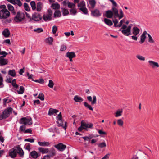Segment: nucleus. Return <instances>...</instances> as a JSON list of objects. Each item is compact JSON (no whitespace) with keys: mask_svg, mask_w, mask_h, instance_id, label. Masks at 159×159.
Returning <instances> with one entry per match:
<instances>
[{"mask_svg":"<svg viewBox=\"0 0 159 159\" xmlns=\"http://www.w3.org/2000/svg\"><path fill=\"white\" fill-rule=\"evenodd\" d=\"M87 100L89 102H91V104L92 105H93L96 103V97L95 95L93 96V100H92V98L91 96H88L87 97Z\"/></svg>","mask_w":159,"mask_h":159,"instance_id":"2eb2a0df","label":"nucleus"},{"mask_svg":"<svg viewBox=\"0 0 159 159\" xmlns=\"http://www.w3.org/2000/svg\"><path fill=\"white\" fill-rule=\"evenodd\" d=\"M104 22L106 25L109 26H111L113 25L112 22L110 20L108 19L105 18Z\"/></svg>","mask_w":159,"mask_h":159,"instance_id":"cd10ccee","label":"nucleus"},{"mask_svg":"<svg viewBox=\"0 0 159 159\" xmlns=\"http://www.w3.org/2000/svg\"><path fill=\"white\" fill-rule=\"evenodd\" d=\"M54 85L53 82L51 80H50L49 81V83L48 84V86L50 88H52Z\"/></svg>","mask_w":159,"mask_h":159,"instance_id":"49530a36","label":"nucleus"},{"mask_svg":"<svg viewBox=\"0 0 159 159\" xmlns=\"http://www.w3.org/2000/svg\"><path fill=\"white\" fill-rule=\"evenodd\" d=\"M25 13L26 15V17L28 18L29 19V20H28L29 22H32V17H31L30 15V14L27 13L26 12H25Z\"/></svg>","mask_w":159,"mask_h":159,"instance_id":"4d7b16f0","label":"nucleus"},{"mask_svg":"<svg viewBox=\"0 0 159 159\" xmlns=\"http://www.w3.org/2000/svg\"><path fill=\"white\" fill-rule=\"evenodd\" d=\"M34 105H38L40 103V101L38 100H35L34 101Z\"/></svg>","mask_w":159,"mask_h":159,"instance_id":"0e129e2a","label":"nucleus"},{"mask_svg":"<svg viewBox=\"0 0 159 159\" xmlns=\"http://www.w3.org/2000/svg\"><path fill=\"white\" fill-rule=\"evenodd\" d=\"M84 106L87 108L89 110L93 111V109L91 105L89 104L87 102H84Z\"/></svg>","mask_w":159,"mask_h":159,"instance_id":"e433bc0d","label":"nucleus"},{"mask_svg":"<svg viewBox=\"0 0 159 159\" xmlns=\"http://www.w3.org/2000/svg\"><path fill=\"white\" fill-rule=\"evenodd\" d=\"M123 112V111L122 110H118L116 112V114L115 115V116L116 117H118V116H120L122 115V113Z\"/></svg>","mask_w":159,"mask_h":159,"instance_id":"58836bf2","label":"nucleus"},{"mask_svg":"<svg viewBox=\"0 0 159 159\" xmlns=\"http://www.w3.org/2000/svg\"><path fill=\"white\" fill-rule=\"evenodd\" d=\"M93 126V125L92 123L82 120L80 122V126L78 128V130L80 132L82 131L83 129L88 131V128L92 129Z\"/></svg>","mask_w":159,"mask_h":159,"instance_id":"f03ea898","label":"nucleus"},{"mask_svg":"<svg viewBox=\"0 0 159 159\" xmlns=\"http://www.w3.org/2000/svg\"><path fill=\"white\" fill-rule=\"evenodd\" d=\"M131 26L130 25L128 26L126 29L121 31L122 34L125 36H128L131 35Z\"/></svg>","mask_w":159,"mask_h":159,"instance_id":"9b49d317","label":"nucleus"},{"mask_svg":"<svg viewBox=\"0 0 159 159\" xmlns=\"http://www.w3.org/2000/svg\"><path fill=\"white\" fill-rule=\"evenodd\" d=\"M30 156L33 158L36 159L38 157V153L35 151H33L30 153Z\"/></svg>","mask_w":159,"mask_h":159,"instance_id":"393cba45","label":"nucleus"},{"mask_svg":"<svg viewBox=\"0 0 159 159\" xmlns=\"http://www.w3.org/2000/svg\"><path fill=\"white\" fill-rule=\"evenodd\" d=\"M70 14L71 15H75L77 13V10L75 8L70 9Z\"/></svg>","mask_w":159,"mask_h":159,"instance_id":"2f4dec72","label":"nucleus"},{"mask_svg":"<svg viewBox=\"0 0 159 159\" xmlns=\"http://www.w3.org/2000/svg\"><path fill=\"white\" fill-rule=\"evenodd\" d=\"M25 17V16L23 12L18 11L15 16L14 18V20L17 23L23 22Z\"/></svg>","mask_w":159,"mask_h":159,"instance_id":"7ed1b4c3","label":"nucleus"},{"mask_svg":"<svg viewBox=\"0 0 159 159\" xmlns=\"http://www.w3.org/2000/svg\"><path fill=\"white\" fill-rule=\"evenodd\" d=\"M43 18L44 20L45 21H50L52 19V16H50L47 15H44L43 16Z\"/></svg>","mask_w":159,"mask_h":159,"instance_id":"c756f323","label":"nucleus"},{"mask_svg":"<svg viewBox=\"0 0 159 159\" xmlns=\"http://www.w3.org/2000/svg\"><path fill=\"white\" fill-rule=\"evenodd\" d=\"M24 6L25 9L27 11H30V8L28 4L25 3L24 4Z\"/></svg>","mask_w":159,"mask_h":159,"instance_id":"5fc2aeb1","label":"nucleus"},{"mask_svg":"<svg viewBox=\"0 0 159 159\" xmlns=\"http://www.w3.org/2000/svg\"><path fill=\"white\" fill-rule=\"evenodd\" d=\"M57 123L58 124V126H62L63 128L66 130V122H65V125L62 126L63 125V122L62 121V119L60 120H57Z\"/></svg>","mask_w":159,"mask_h":159,"instance_id":"4be33fe9","label":"nucleus"},{"mask_svg":"<svg viewBox=\"0 0 159 159\" xmlns=\"http://www.w3.org/2000/svg\"><path fill=\"white\" fill-rule=\"evenodd\" d=\"M57 30V27L56 25H54L52 27V32L53 34H56Z\"/></svg>","mask_w":159,"mask_h":159,"instance_id":"e2e57ef3","label":"nucleus"},{"mask_svg":"<svg viewBox=\"0 0 159 159\" xmlns=\"http://www.w3.org/2000/svg\"><path fill=\"white\" fill-rule=\"evenodd\" d=\"M53 40V39L52 37L48 38L47 39V42L49 45H52V44Z\"/></svg>","mask_w":159,"mask_h":159,"instance_id":"c03bdc74","label":"nucleus"},{"mask_svg":"<svg viewBox=\"0 0 159 159\" xmlns=\"http://www.w3.org/2000/svg\"><path fill=\"white\" fill-rule=\"evenodd\" d=\"M34 31L38 33H39L43 31V29L41 28H38L36 29H35L34 30Z\"/></svg>","mask_w":159,"mask_h":159,"instance_id":"09e8293b","label":"nucleus"},{"mask_svg":"<svg viewBox=\"0 0 159 159\" xmlns=\"http://www.w3.org/2000/svg\"><path fill=\"white\" fill-rule=\"evenodd\" d=\"M114 14L112 10H108L105 12V16L108 18H112Z\"/></svg>","mask_w":159,"mask_h":159,"instance_id":"ddd939ff","label":"nucleus"},{"mask_svg":"<svg viewBox=\"0 0 159 159\" xmlns=\"http://www.w3.org/2000/svg\"><path fill=\"white\" fill-rule=\"evenodd\" d=\"M16 150V147L10 149L9 152V156L12 158L16 157L17 156Z\"/></svg>","mask_w":159,"mask_h":159,"instance_id":"9d476101","label":"nucleus"},{"mask_svg":"<svg viewBox=\"0 0 159 159\" xmlns=\"http://www.w3.org/2000/svg\"><path fill=\"white\" fill-rule=\"evenodd\" d=\"M12 110V109L10 107H9L5 109L2 112V114L5 119L9 116L10 113L11 112Z\"/></svg>","mask_w":159,"mask_h":159,"instance_id":"423d86ee","label":"nucleus"},{"mask_svg":"<svg viewBox=\"0 0 159 159\" xmlns=\"http://www.w3.org/2000/svg\"><path fill=\"white\" fill-rule=\"evenodd\" d=\"M74 99L76 102H81L83 101V99L82 98L77 95L74 96Z\"/></svg>","mask_w":159,"mask_h":159,"instance_id":"a878e982","label":"nucleus"},{"mask_svg":"<svg viewBox=\"0 0 159 159\" xmlns=\"http://www.w3.org/2000/svg\"><path fill=\"white\" fill-rule=\"evenodd\" d=\"M38 144L41 146H48L49 145L50 143L48 142L44 141L43 142H38Z\"/></svg>","mask_w":159,"mask_h":159,"instance_id":"bb28decb","label":"nucleus"},{"mask_svg":"<svg viewBox=\"0 0 159 159\" xmlns=\"http://www.w3.org/2000/svg\"><path fill=\"white\" fill-rule=\"evenodd\" d=\"M67 5L68 7L70 8H74L75 7V3L67 2Z\"/></svg>","mask_w":159,"mask_h":159,"instance_id":"a19ab883","label":"nucleus"},{"mask_svg":"<svg viewBox=\"0 0 159 159\" xmlns=\"http://www.w3.org/2000/svg\"><path fill=\"white\" fill-rule=\"evenodd\" d=\"M51 7L54 9H59L60 7L59 4L57 3H53L51 5Z\"/></svg>","mask_w":159,"mask_h":159,"instance_id":"4c0bfd02","label":"nucleus"},{"mask_svg":"<svg viewBox=\"0 0 159 159\" xmlns=\"http://www.w3.org/2000/svg\"><path fill=\"white\" fill-rule=\"evenodd\" d=\"M25 126L24 125H21L20 127V130H21L22 132H23L25 131Z\"/></svg>","mask_w":159,"mask_h":159,"instance_id":"774afa93","label":"nucleus"},{"mask_svg":"<svg viewBox=\"0 0 159 159\" xmlns=\"http://www.w3.org/2000/svg\"><path fill=\"white\" fill-rule=\"evenodd\" d=\"M112 4V7H116L117 6V3L114 0H109Z\"/></svg>","mask_w":159,"mask_h":159,"instance_id":"13d9d810","label":"nucleus"},{"mask_svg":"<svg viewBox=\"0 0 159 159\" xmlns=\"http://www.w3.org/2000/svg\"><path fill=\"white\" fill-rule=\"evenodd\" d=\"M54 147L60 151H63L66 148V146L62 143H59L54 145Z\"/></svg>","mask_w":159,"mask_h":159,"instance_id":"1a4fd4ad","label":"nucleus"},{"mask_svg":"<svg viewBox=\"0 0 159 159\" xmlns=\"http://www.w3.org/2000/svg\"><path fill=\"white\" fill-rule=\"evenodd\" d=\"M66 49V47L65 45H62L61 46V48L60 49L61 51H63L65 50Z\"/></svg>","mask_w":159,"mask_h":159,"instance_id":"338daca9","label":"nucleus"},{"mask_svg":"<svg viewBox=\"0 0 159 159\" xmlns=\"http://www.w3.org/2000/svg\"><path fill=\"white\" fill-rule=\"evenodd\" d=\"M93 138V136L91 135H89L88 136H84L82 137L85 141H87L89 142L90 139Z\"/></svg>","mask_w":159,"mask_h":159,"instance_id":"8fccbe9b","label":"nucleus"},{"mask_svg":"<svg viewBox=\"0 0 159 159\" xmlns=\"http://www.w3.org/2000/svg\"><path fill=\"white\" fill-rule=\"evenodd\" d=\"M32 21L33 20L35 21L38 22L42 19V17L39 13H35L32 15Z\"/></svg>","mask_w":159,"mask_h":159,"instance_id":"0eeeda50","label":"nucleus"},{"mask_svg":"<svg viewBox=\"0 0 159 159\" xmlns=\"http://www.w3.org/2000/svg\"><path fill=\"white\" fill-rule=\"evenodd\" d=\"M2 34L5 37L7 38L9 37L10 35V32L8 29L7 28L4 30Z\"/></svg>","mask_w":159,"mask_h":159,"instance_id":"412c9836","label":"nucleus"},{"mask_svg":"<svg viewBox=\"0 0 159 159\" xmlns=\"http://www.w3.org/2000/svg\"><path fill=\"white\" fill-rule=\"evenodd\" d=\"M56 154L55 150L54 149H52V150L50 151V154L52 157H53L55 156Z\"/></svg>","mask_w":159,"mask_h":159,"instance_id":"052dcab7","label":"nucleus"},{"mask_svg":"<svg viewBox=\"0 0 159 159\" xmlns=\"http://www.w3.org/2000/svg\"><path fill=\"white\" fill-rule=\"evenodd\" d=\"M79 10L82 11L85 14H88V10L87 8L84 7H81L79 8Z\"/></svg>","mask_w":159,"mask_h":159,"instance_id":"72a5a7b5","label":"nucleus"},{"mask_svg":"<svg viewBox=\"0 0 159 159\" xmlns=\"http://www.w3.org/2000/svg\"><path fill=\"white\" fill-rule=\"evenodd\" d=\"M58 111H59L57 110L50 108L49 110L48 114L49 116H51L52 115H53L54 113L58 112Z\"/></svg>","mask_w":159,"mask_h":159,"instance_id":"b1692460","label":"nucleus"},{"mask_svg":"<svg viewBox=\"0 0 159 159\" xmlns=\"http://www.w3.org/2000/svg\"><path fill=\"white\" fill-rule=\"evenodd\" d=\"M38 98L39 99L42 101L44 100V98L43 94L42 93H40L38 96Z\"/></svg>","mask_w":159,"mask_h":159,"instance_id":"37998d69","label":"nucleus"},{"mask_svg":"<svg viewBox=\"0 0 159 159\" xmlns=\"http://www.w3.org/2000/svg\"><path fill=\"white\" fill-rule=\"evenodd\" d=\"M43 7L42 4L40 2H39L37 3L36 6V10L38 11H40L42 9Z\"/></svg>","mask_w":159,"mask_h":159,"instance_id":"c85d7f7f","label":"nucleus"},{"mask_svg":"<svg viewBox=\"0 0 159 159\" xmlns=\"http://www.w3.org/2000/svg\"><path fill=\"white\" fill-rule=\"evenodd\" d=\"M97 145L98 147L101 148H102L106 146V144L105 142L98 143Z\"/></svg>","mask_w":159,"mask_h":159,"instance_id":"ea45409f","label":"nucleus"},{"mask_svg":"<svg viewBox=\"0 0 159 159\" xmlns=\"http://www.w3.org/2000/svg\"><path fill=\"white\" fill-rule=\"evenodd\" d=\"M7 7L8 10L11 11H13L14 10L13 6L10 4H8L7 5Z\"/></svg>","mask_w":159,"mask_h":159,"instance_id":"864d4df0","label":"nucleus"},{"mask_svg":"<svg viewBox=\"0 0 159 159\" xmlns=\"http://www.w3.org/2000/svg\"><path fill=\"white\" fill-rule=\"evenodd\" d=\"M24 141H28L30 143H34V139L33 138L25 139Z\"/></svg>","mask_w":159,"mask_h":159,"instance_id":"bf43d9fd","label":"nucleus"},{"mask_svg":"<svg viewBox=\"0 0 159 159\" xmlns=\"http://www.w3.org/2000/svg\"><path fill=\"white\" fill-rule=\"evenodd\" d=\"M8 54V53L6 52L5 51H1V52H0V55H3L2 56H1V57H2V58L4 57Z\"/></svg>","mask_w":159,"mask_h":159,"instance_id":"6e6d98bb","label":"nucleus"},{"mask_svg":"<svg viewBox=\"0 0 159 159\" xmlns=\"http://www.w3.org/2000/svg\"><path fill=\"white\" fill-rule=\"evenodd\" d=\"M89 5H90L91 7H89V10L93 9L95 6L96 4V2L95 0H89Z\"/></svg>","mask_w":159,"mask_h":159,"instance_id":"a211bd4d","label":"nucleus"},{"mask_svg":"<svg viewBox=\"0 0 159 159\" xmlns=\"http://www.w3.org/2000/svg\"><path fill=\"white\" fill-rule=\"evenodd\" d=\"M30 5L33 10H35L36 9V4L34 1H32L30 2Z\"/></svg>","mask_w":159,"mask_h":159,"instance_id":"a18cd8bd","label":"nucleus"},{"mask_svg":"<svg viewBox=\"0 0 159 159\" xmlns=\"http://www.w3.org/2000/svg\"><path fill=\"white\" fill-rule=\"evenodd\" d=\"M8 61L7 60L0 57V66H2L7 64Z\"/></svg>","mask_w":159,"mask_h":159,"instance_id":"5701e85b","label":"nucleus"},{"mask_svg":"<svg viewBox=\"0 0 159 159\" xmlns=\"http://www.w3.org/2000/svg\"><path fill=\"white\" fill-rule=\"evenodd\" d=\"M16 150L17 153H18L20 157H23L24 152L22 149L19 145L16 147Z\"/></svg>","mask_w":159,"mask_h":159,"instance_id":"dca6fc26","label":"nucleus"},{"mask_svg":"<svg viewBox=\"0 0 159 159\" xmlns=\"http://www.w3.org/2000/svg\"><path fill=\"white\" fill-rule=\"evenodd\" d=\"M61 9V12L64 16L67 15L69 14V12L67 9L64 8H62Z\"/></svg>","mask_w":159,"mask_h":159,"instance_id":"473e14b6","label":"nucleus"},{"mask_svg":"<svg viewBox=\"0 0 159 159\" xmlns=\"http://www.w3.org/2000/svg\"><path fill=\"white\" fill-rule=\"evenodd\" d=\"M148 42L150 43H154V41L151 35L149 34H148Z\"/></svg>","mask_w":159,"mask_h":159,"instance_id":"603ef678","label":"nucleus"},{"mask_svg":"<svg viewBox=\"0 0 159 159\" xmlns=\"http://www.w3.org/2000/svg\"><path fill=\"white\" fill-rule=\"evenodd\" d=\"M15 2V4H17L20 7L22 6V4L21 2L19 0H16Z\"/></svg>","mask_w":159,"mask_h":159,"instance_id":"69168bd1","label":"nucleus"},{"mask_svg":"<svg viewBox=\"0 0 159 159\" xmlns=\"http://www.w3.org/2000/svg\"><path fill=\"white\" fill-rule=\"evenodd\" d=\"M91 15L94 17H99L102 15V12L97 9L91 11Z\"/></svg>","mask_w":159,"mask_h":159,"instance_id":"6e6552de","label":"nucleus"},{"mask_svg":"<svg viewBox=\"0 0 159 159\" xmlns=\"http://www.w3.org/2000/svg\"><path fill=\"white\" fill-rule=\"evenodd\" d=\"M147 34V32L146 31H143V34L140 36L141 39L139 41V43L140 44H142L145 41L146 38V35Z\"/></svg>","mask_w":159,"mask_h":159,"instance_id":"f3484780","label":"nucleus"},{"mask_svg":"<svg viewBox=\"0 0 159 159\" xmlns=\"http://www.w3.org/2000/svg\"><path fill=\"white\" fill-rule=\"evenodd\" d=\"M9 97H7L3 99V104L4 105H6V102H7V103H9L11 102L12 101V99L11 98L8 99Z\"/></svg>","mask_w":159,"mask_h":159,"instance_id":"7c9ffc66","label":"nucleus"},{"mask_svg":"<svg viewBox=\"0 0 159 159\" xmlns=\"http://www.w3.org/2000/svg\"><path fill=\"white\" fill-rule=\"evenodd\" d=\"M24 88L23 86H20L19 91H17L18 94H22L24 92Z\"/></svg>","mask_w":159,"mask_h":159,"instance_id":"79ce46f5","label":"nucleus"},{"mask_svg":"<svg viewBox=\"0 0 159 159\" xmlns=\"http://www.w3.org/2000/svg\"><path fill=\"white\" fill-rule=\"evenodd\" d=\"M112 10L114 14V18H116L118 17L119 19H120L123 18L124 16L123 13L122 9L120 10V15L118 14V10L115 7H112Z\"/></svg>","mask_w":159,"mask_h":159,"instance_id":"20e7f679","label":"nucleus"},{"mask_svg":"<svg viewBox=\"0 0 159 159\" xmlns=\"http://www.w3.org/2000/svg\"><path fill=\"white\" fill-rule=\"evenodd\" d=\"M38 150L42 154L47 153L49 152V150L48 148H45L43 147H39Z\"/></svg>","mask_w":159,"mask_h":159,"instance_id":"aec40b11","label":"nucleus"},{"mask_svg":"<svg viewBox=\"0 0 159 159\" xmlns=\"http://www.w3.org/2000/svg\"><path fill=\"white\" fill-rule=\"evenodd\" d=\"M54 17H59L61 16V13L59 10H56L54 13Z\"/></svg>","mask_w":159,"mask_h":159,"instance_id":"c9c22d12","label":"nucleus"},{"mask_svg":"<svg viewBox=\"0 0 159 159\" xmlns=\"http://www.w3.org/2000/svg\"><path fill=\"white\" fill-rule=\"evenodd\" d=\"M19 123L20 124L24 125L28 124L29 125H31L32 124L31 119H28L26 117L21 118L20 120Z\"/></svg>","mask_w":159,"mask_h":159,"instance_id":"39448f33","label":"nucleus"},{"mask_svg":"<svg viewBox=\"0 0 159 159\" xmlns=\"http://www.w3.org/2000/svg\"><path fill=\"white\" fill-rule=\"evenodd\" d=\"M140 30L137 27H134L132 30V34L134 35H137L139 34L140 32Z\"/></svg>","mask_w":159,"mask_h":159,"instance_id":"6ab92c4d","label":"nucleus"},{"mask_svg":"<svg viewBox=\"0 0 159 159\" xmlns=\"http://www.w3.org/2000/svg\"><path fill=\"white\" fill-rule=\"evenodd\" d=\"M10 13L7 9H2L0 11V19H6L2 21L3 24H7L11 22V19H7L9 17Z\"/></svg>","mask_w":159,"mask_h":159,"instance_id":"f257e3e1","label":"nucleus"},{"mask_svg":"<svg viewBox=\"0 0 159 159\" xmlns=\"http://www.w3.org/2000/svg\"><path fill=\"white\" fill-rule=\"evenodd\" d=\"M66 57L69 59L70 62L73 61V58L76 57V55L74 52H68L66 54Z\"/></svg>","mask_w":159,"mask_h":159,"instance_id":"f8f14e48","label":"nucleus"},{"mask_svg":"<svg viewBox=\"0 0 159 159\" xmlns=\"http://www.w3.org/2000/svg\"><path fill=\"white\" fill-rule=\"evenodd\" d=\"M148 62L149 66L153 68H155V67H159V65L158 63L157 62H156L151 60L149 61Z\"/></svg>","mask_w":159,"mask_h":159,"instance_id":"4468645a","label":"nucleus"},{"mask_svg":"<svg viewBox=\"0 0 159 159\" xmlns=\"http://www.w3.org/2000/svg\"><path fill=\"white\" fill-rule=\"evenodd\" d=\"M117 124L120 126H122L123 124V121L122 120V119H120L117 120Z\"/></svg>","mask_w":159,"mask_h":159,"instance_id":"680f3d73","label":"nucleus"},{"mask_svg":"<svg viewBox=\"0 0 159 159\" xmlns=\"http://www.w3.org/2000/svg\"><path fill=\"white\" fill-rule=\"evenodd\" d=\"M77 6L78 7H84L85 6V4L84 1H81L80 3L78 4Z\"/></svg>","mask_w":159,"mask_h":159,"instance_id":"de8ad7c7","label":"nucleus"},{"mask_svg":"<svg viewBox=\"0 0 159 159\" xmlns=\"http://www.w3.org/2000/svg\"><path fill=\"white\" fill-rule=\"evenodd\" d=\"M8 74L14 77L16 76V73L14 70H9L8 72Z\"/></svg>","mask_w":159,"mask_h":159,"instance_id":"f704fd0d","label":"nucleus"},{"mask_svg":"<svg viewBox=\"0 0 159 159\" xmlns=\"http://www.w3.org/2000/svg\"><path fill=\"white\" fill-rule=\"evenodd\" d=\"M136 57L139 60L144 61L145 60V58L144 57L140 55H137L136 56Z\"/></svg>","mask_w":159,"mask_h":159,"instance_id":"3c124183","label":"nucleus"}]
</instances>
